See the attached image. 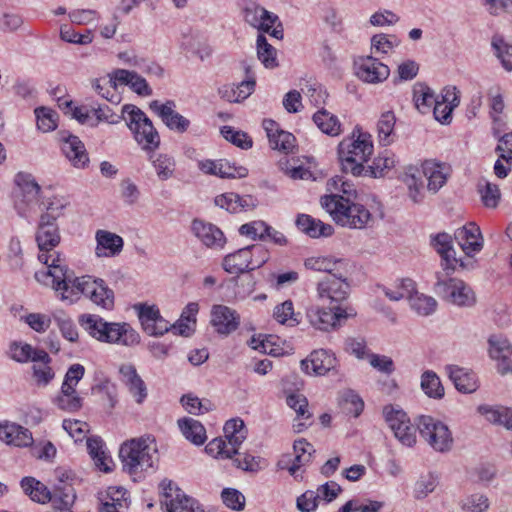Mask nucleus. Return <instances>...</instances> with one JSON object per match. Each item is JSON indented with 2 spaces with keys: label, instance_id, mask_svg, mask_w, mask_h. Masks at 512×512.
<instances>
[{
  "label": "nucleus",
  "instance_id": "40",
  "mask_svg": "<svg viewBox=\"0 0 512 512\" xmlns=\"http://www.w3.org/2000/svg\"><path fill=\"white\" fill-rule=\"evenodd\" d=\"M438 98L439 96L435 95L433 90L427 85L418 83L414 86L413 100L416 108L421 113L429 112Z\"/></svg>",
  "mask_w": 512,
  "mask_h": 512
},
{
  "label": "nucleus",
  "instance_id": "35",
  "mask_svg": "<svg viewBox=\"0 0 512 512\" xmlns=\"http://www.w3.org/2000/svg\"><path fill=\"white\" fill-rule=\"evenodd\" d=\"M69 200L64 196L53 195L45 197L41 201V205L45 212L41 215V219L56 222V220L64 215V210L69 206Z\"/></svg>",
  "mask_w": 512,
  "mask_h": 512
},
{
  "label": "nucleus",
  "instance_id": "60",
  "mask_svg": "<svg viewBox=\"0 0 512 512\" xmlns=\"http://www.w3.org/2000/svg\"><path fill=\"white\" fill-rule=\"evenodd\" d=\"M22 319L37 333L46 332L51 325V317L42 313H29Z\"/></svg>",
  "mask_w": 512,
  "mask_h": 512
},
{
  "label": "nucleus",
  "instance_id": "50",
  "mask_svg": "<svg viewBox=\"0 0 512 512\" xmlns=\"http://www.w3.org/2000/svg\"><path fill=\"white\" fill-rule=\"evenodd\" d=\"M410 304L418 314L423 316L432 314L437 307V302L433 297L419 294L416 291L411 297Z\"/></svg>",
  "mask_w": 512,
  "mask_h": 512
},
{
  "label": "nucleus",
  "instance_id": "32",
  "mask_svg": "<svg viewBox=\"0 0 512 512\" xmlns=\"http://www.w3.org/2000/svg\"><path fill=\"white\" fill-rule=\"evenodd\" d=\"M36 241L42 252L49 251L56 247L60 242V235L56 222L40 218Z\"/></svg>",
  "mask_w": 512,
  "mask_h": 512
},
{
  "label": "nucleus",
  "instance_id": "30",
  "mask_svg": "<svg viewBox=\"0 0 512 512\" xmlns=\"http://www.w3.org/2000/svg\"><path fill=\"white\" fill-rule=\"evenodd\" d=\"M0 440L9 445L27 447L33 443L32 433L16 423H0Z\"/></svg>",
  "mask_w": 512,
  "mask_h": 512
},
{
  "label": "nucleus",
  "instance_id": "52",
  "mask_svg": "<svg viewBox=\"0 0 512 512\" xmlns=\"http://www.w3.org/2000/svg\"><path fill=\"white\" fill-rule=\"evenodd\" d=\"M273 317L280 324L290 326L297 325L299 321L294 314V306L291 300H286L274 308Z\"/></svg>",
  "mask_w": 512,
  "mask_h": 512
},
{
  "label": "nucleus",
  "instance_id": "23",
  "mask_svg": "<svg viewBox=\"0 0 512 512\" xmlns=\"http://www.w3.org/2000/svg\"><path fill=\"white\" fill-rule=\"evenodd\" d=\"M454 238L467 256H472L483 247L481 231L475 223L457 229Z\"/></svg>",
  "mask_w": 512,
  "mask_h": 512
},
{
  "label": "nucleus",
  "instance_id": "63",
  "mask_svg": "<svg viewBox=\"0 0 512 512\" xmlns=\"http://www.w3.org/2000/svg\"><path fill=\"white\" fill-rule=\"evenodd\" d=\"M268 231L269 226L264 221H253L243 224L239 228L241 235L248 236L252 239L259 238L260 240H264L266 238V232Z\"/></svg>",
  "mask_w": 512,
  "mask_h": 512
},
{
  "label": "nucleus",
  "instance_id": "10",
  "mask_svg": "<svg viewBox=\"0 0 512 512\" xmlns=\"http://www.w3.org/2000/svg\"><path fill=\"white\" fill-rule=\"evenodd\" d=\"M269 253L262 245H252L228 254L223 259V268L230 274H240L264 265Z\"/></svg>",
  "mask_w": 512,
  "mask_h": 512
},
{
  "label": "nucleus",
  "instance_id": "59",
  "mask_svg": "<svg viewBox=\"0 0 512 512\" xmlns=\"http://www.w3.org/2000/svg\"><path fill=\"white\" fill-rule=\"evenodd\" d=\"M32 376L35 380L37 386L45 387L47 386L55 376V373L52 367L49 364L45 363H35L32 366Z\"/></svg>",
  "mask_w": 512,
  "mask_h": 512
},
{
  "label": "nucleus",
  "instance_id": "19",
  "mask_svg": "<svg viewBox=\"0 0 512 512\" xmlns=\"http://www.w3.org/2000/svg\"><path fill=\"white\" fill-rule=\"evenodd\" d=\"M489 342L490 357L497 361V371L501 375L512 374V345L501 336H491Z\"/></svg>",
  "mask_w": 512,
  "mask_h": 512
},
{
  "label": "nucleus",
  "instance_id": "44",
  "mask_svg": "<svg viewBox=\"0 0 512 512\" xmlns=\"http://www.w3.org/2000/svg\"><path fill=\"white\" fill-rule=\"evenodd\" d=\"M256 47L257 57L266 68L273 69L278 66L277 51L271 44L268 43L264 35H258Z\"/></svg>",
  "mask_w": 512,
  "mask_h": 512
},
{
  "label": "nucleus",
  "instance_id": "26",
  "mask_svg": "<svg viewBox=\"0 0 512 512\" xmlns=\"http://www.w3.org/2000/svg\"><path fill=\"white\" fill-rule=\"evenodd\" d=\"M420 172L428 181L427 190L433 194L438 192L447 182L448 172L445 164L434 160H425Z\"/></svg>",
  "mask_w": 512,
  "mask_h": 512
},
{
  "label": "nucleus",
  "instance_id": "33",
  "mask_svg": "<svg viewBox=\"0 0 512 512\" xmlns=\"http://www.w3.org/2000/svg\"><path fill=\"white\" fill-rule=\"evenodd\" d=\"M452 237L447 233H439L433 238V246L442 258L444 271H454L457 264L454 250L451 246Z\"/></svg>",
  "mask_w": 512,
  "mask_h": 512
},
{
  "label": "nucleus",
  "instance_id": "22",
  "mask_svg": "<svg viewBox=\"0 0 512 512\" xmlns=\"http://www.w3.org/2000/svg\"><path fill=\"white\" fill-rule=\"evenodd\" d=\"M120 381L128 389L137 404H142L147 398V387L136 367L132 364H122L119 367Z\"/></svg>",
  "mask_w": 512,
  "mask_h": 512
},
{
  "label": "nucleus",
  "instance_id": "20",
  "mask_svg": "<svg viewBox=\"0 0 512 512\" xmlns=\"http://www.w3.org/2000/svg\"><path fill=\"white\" fill-rule=\"evenodd\" d=\"M191 231L207 248L222 249L226 243L224 233L217 226L203 220L194 219Z\"/></svg>",
  "mask_w": 512,
  "mask_h": 512
},
{
  "label": "nucleus",
  "instance_id": "61",
  "mask_svg": "<svg viewBox=\"0 0 512 512\" xmlns=\"http://www.w3.org/2000/svg\"><path fill=\"white\" fill-rule=\"evenodd\" d=\"M221 497L223 503L232 510L241 511L245 507V497L237 489L225 488L221 493Z\"/></svg>",
  "mask_w": 512,
  "mask_h": 512
},
{
  "label": "nucleus",
  "instance_id": "4",
  "mask_svg": "<svg viewBox=\"0 0 512 512\" xmlns=\"http://www.w3.org/2000/svg\"><path fill=\"white\" fill-rule=\"evenodd\" d=\"M373 152L371 136L367 133L359 132L357 137L353 136L344 139L339 144V159L342 170L345 173H351L353 176H362L364 172V163H366Z\"/></svg>",
  "mask_w": 512,
  "mask_h": 512
},
{
  "label": "nucleus",
  "instance_id": "42",
  "mask_svg": "<svg viewBox=\"0 0 512 512\" xmlns=\"http://www.w3.org/2000/svg\"><path fill=\"white\" fill-rule=\"evenodd\" d=\"M313 121L325 134L337 136L341 132L339 119L325 109H321L313 115Z\"/></svg>",
  "mask_w": 512,
  "mask_h": 512
},
{
  "label": "nucleus",
  "instance_id": "34",
  "mask_svg": "<svg viewBox=\"0 0 512 512\" xmlns=\"http://www.w3.org/2000/svg\"><path fill=\"white\" fill-rule=\"evenodd\" d=\"M296 225L299 230L313 238L330 236L333 233L331 225L324 224L320 220H316L306 214H301L297 217Z\"/></svg>",
  "mask_w": 512,
  "mask_h": 512
},
{
  "label": "nucleus",
  "instance_id": "54",
  "mask_svg": "<svg viewBox=\"0 0 512 512\" xmlns=\"http://www.w3.org/2000/svg\"><path fill=\"white\" fill-rule=\"evenodd\" d=\"M460 506L467 512H485L488 510L490 502L486 495L475 493L464 498Z\"/></svg>",
  "mask_w": 512,
  "mask_h": 512
},
{
  "label": "nucleus",
  "instance_id": "9",
  "mask_svg": "<svg viewBox=\"0 0 512 512\" xmlns=\"http://www.w3.org/2000/svg\"><path fill=\"white\" fill-rule=\"evenodd\" d=\"M449 271L445 274L436 273L437 281L434 284V292L443 300L459 307H472L476 303V295L473 289L464 281L458 278L448 277Z\"/></svg>",
  "mask_w": 512,
  "mask_h": 512
},
{
  "label": "nucleus",
  "instance_id": "12",
  "mask_svg": "<svg viewBox=\"0 0 512 512\" xmlns=\"http://www.w3.org/2000/svg\"><path fill=\"white\" fill-rule=\"evenodd\" d=\"M350 272L351 270H344L342 273L326 275L321 278L315 287L317 300L331 306H340L350 293V283L348 281Z\"/></svg>",
  "mask_w": 512,
  "mask_h": 512
},
{
  "label": "nucleus",
  "instance_id": "49",
  "mask_svg": "<svg viewBox=\"0 0 512 512\" xmlns=\"http://www.w3.org/2000/svg\"><path fill=\"white\" fill-rule=\"evenodd\" d=\"M152 164L160 180H168L174 175L175 160L173 157L167 154H158L156 158L152 160Z\"/></svg>",
  "mask_w": 512,
  "mask_h": 512
},
{
  "label": "nucleus",
  "instance_id": "5",
  "mask_svg": "<svg viewBox=\"0 0 512 512\" xmlns=\"http://www.w3.org/2000/svg\"><path fill=\"white\" fill-rule=\"evenodd\" d=\"M136 309L142 328L148 335L162 336L169 330H173L175 334L187 337L194 331L196 322L183 317H180L173 325H169V322L161 316L155 305L139 304Z\"/></svg>",
  "mask_w": 512,
  "mask_h": 512
},
{
  "label": "nucleus",
  "instance_id": "57",
  "mask_svg": "<svg viewBox=\"0 0 512 512\" xmlns=\"http://www.w3.org/2000/svg\"><path fill=\"white\" fill-rule=\"evenodd\" d=\"M243 12L245 21L254 28L261 27L263 17H270L269 11L255 3L248 4Z\"/></svg>",
  "mask_w": 512,
  "mask_h": 512
},
{
  "label": "nucleus",
  "instance_id": "2",
  "mask_svg": "<svg viewBox=\"0 0 512 512\" xmlns=\"http://www.w3.org/2000/svg\"><path fill=\"white\" fill-rule=\"evenodd\" d=\"M119 457L123 469L129 474L152 468L158 462L155 440L150 436L131 439L121 445Z\"/></svg>",
  "mask_w": 512,
  "mask_h": 512
},
{
  "label": "nucleus",
  "instance_id": "15",
  "mask_svg": "<svg viewBox=\"0 0 512 512\" xmlns=\"http://www.w3.org/2000/svg\"><path fill=\"white\" fill-rule=\"evenodd\" d=\"M161 504L166 512H203L198 502L186 495L171 480H163L160 483Z\"/></svg>",
  "mask_w": 512,
  "mask_h": 512
},
{
  "label": "nucleus",
  "instance_id": "62",
  "mask_svg": "<svg viewBox=\"0 0 512 512\" xmlns=\"http://www.w3.org/2000/svg\"><path fill=\"white\" fill-rule=\"evenodd\" d=\"M181 402L185 409L191 414H201L212 409V404L209 400L203 401L192 395L183 396Z\"/></svg>",
  "mask_w": 512,
  "mask_h": 512
},
{
  "label": "nucleus",
  "instance_id": "37",
  "mask_svg": "<svg viewBox=\"0 0 512 512\" xmlns=\"http://www.w3.org/2000/svg\"><path fill=\"white\" fill-rule=\"evenodd\" d=\"M76 495L72 485L63 484L54 488L48 502H51L55 512H63L65 509L71 508Z\"/></svg>",
  "mask_w": 512,
  "mask_h": 512
},
{
  "label": "nucleus",
  "instance_id": "47",
  "mask_svg": "<svg viewBox=\"0 0 512 512\" xmlns=\"http://www.w3.org/2000/svg\"><path fill=\"white\" fill-rule=\"evenodd\" d=\"M87 449L95 462V465L102 471L108 472L110 471V467L108 463L111 461L108 456H106L103 450V443L100 438H88L87 439Z\"/></svg>",
  "mask_w": 512,
  "mask_h": 512
},
{
  "label": "nucleus",
  "instance_id": "13",
  "mask_svg": "<svg viewBox=\"0 0 512 512\" xmlns=\"http://www.w3.org/2000/svg\"><path fill=\"white\" fill-rule=\"evenodd\" d=\"M74 286L77 290L75 293V301L79 299V295L83 294L89 298L95 305L105 309L112 310L114 307V292L110 289L105 281L101 278H94L89 275L75 277Z\"/></svg>",
  "mask_w": 512,
  "mask_h": 512
},
{
  "label": "nucleus",
  "instance_id": "48",
  "mask_svg": "<svg viewBox=\"0 0 512 512\" xmlns=\"http://www.w3.org/2000/svg\"><path fill=\"white\" fill-rule=\"evenodd\" d=\"M438 485V477L433 473L421 475L413 487V496L417 500L425 499Z\"/></svg>",
  "mask_w": 512,
  "mask_h": 512
},
{
  "label": "nucleus",
  "instance_id": "46",
  "mask_svg": "<svg viewBox=\"0 0 512 512\" xmlns=\"http://www.w3.org/2000/svg\"><path fill=\"white\" fill-rule=\"evenodd\" d=\"M415 287V282L412 279L406 278L401 279L392 288L385 287L383 291L385 296L392 301H399L403 298H407L410 301L415 292Z\"/></svg>",
  "mask_w": 512,
  "mask_h": 512
},
{
  "label": "nucleus",
  "instance_id": "51",
  "mask_svg": "<svg viewBox=\"0 0 512 512\" xmlns=\"http://www.w3.org/2000/svg\"><path fill=\"white\" fill-rule=\"evenodd\" d=\"M53 319L65 339L70 342H75L78 339L77 328L69 316L64 312H57L53 314Z\"/></svg>",
  "mask_w": 512,
  "mask_h": 512
},
{
  "label": "nucleus",
  "instance_id": "31",
  "mask_svg": "<svg viewBox=\"0 0 512 512\" xmlns=\"http://www.w3.org/2000/svg\"><path fill=\"white\" fill-rule=\"evenodd\" d=\"M445 370L459 392L473 393L478 389L477 377L473 372L456 365H448Z\"/></svg>",
  "mask_w": 512,
  "mask_h": 512
},
{
  "label": "nucleus",
  "instance_id": "1",
  "mask_svg": "<svg viewBox=\"0 0 512 512\" xmlns=\"http://www.w3.org/2000/svg\"><path fill=\"white\" fill-rule=\"evenodd\" d=\"M321 205L335 223L342 227L362 229L373 222L372 214L364 205L339 194L323 196Z\"/></svg>",
  "mask_w": 512,
  "mask_h": 512
},
{
  "label": "nucleus",
  "instance_id": "3",
  "mask_svg": "<svg viewBox=\"0 0 512 512\" xmlns=\"http://www.w3.org/2000/svg\"><path fill=\"white\" fill-rule=\"evenodd\" d=\"M81 323L89 335L101 342L134 346L139 343V334L128 323L106 322L94 315H85Z\"/></svg>",
  "mask_w": 512,
  "mask_h": 512
},
{
  "label": "nucleus",
  "instance_id": "6",
  "mask_svg": "<svg viewBox=\"0 0 512 512\" xmlns=\"http://www.w3.org/2000/svg\"><path fill=\"white\" fill-rule=\"evenodd\" d=\"M123 119L134 135L135 140L144 150H155L160 144V137L152 121L137 106H123Z\"/></svg>",
  "mask_w": 512,
  "mask_h": 512
},
{
  "label": "nucleus",
  "instance_id": "45",
  "mask_svg": "<svg viewBox=\"0 0 512 512\" xmlns=\"http://www.w3.org/2000/svg\"><path fill=\"white\" fill-rule=\"evenodd\" d=\"M421 389L430 398L441 399L444 396V387L440 378L430 370L425 371L421 376Z\"/></svg>",
  "mask_w": 512,
  "mask_h": 512
},
{
  "label": "nucleus",
  "instance_id": "21",
  "mask_svg": "<svg viewBox=\"0 0 512 512\" xmlns=\"http://www.w3.org/2000/svg\"><path fill=\"white\" fill-rule=\"evenodd\" d=\"M337 364L335 355L326 349L314 350L309 357L301 361V367L307 374L325 375Z\"/></svg>",
  "mask_w": 512,
  "mask_h": 512
},
{
  "label": "nucleus",
  "instance_id": "53",
  "mask_svg": "<svg viewBox=\"0 0 512 512\" xmlns=\"http://www.w3.org/2000/svg\"><path fill=\"white\" fill-rule=\"evenodd\" d=\"M492 47L495 50L497 58L501 61L502 66L506 70L512 71V45L506 43L500 37H494Z\"/></svg>",
  "mask_w": 512,
  "mask_h": 512
},
{
  "label": "nucleus",
  "instance_id": "56",
  "mask_svg": "<svg viewBox=\"0 0 512 512\" xmlns=\"http://www.w3.org/2000/svg\"><path fill=\"white\" fill-rule=\"evenodd\" d=\"M37 118V126L43 132H49L57 127V113L52 109L46 107H39L35 109Z\"/></svg>",
  "mask_w": 512,
  "mask_h": 512
},
{
  "label": "nucleus",
  "instance_id": "7",
  "mask_svg": "<svg viewBox=\"0 0 512 512\" xmlns=\"http://www.w3.org/2000/svg\"><path fill=\"white\" fill-rule=\"evenodd\" d=\"M35 279L44 285H51L56 292H60L61 300L69 301V303L75 302L74 292L77 290L74 286V278H70L68 268L59 255L51 260L49 268L37 271Z\"/></svg>",
  "mask_w": 512,
  "mask_h": 512
},
{
  "label": "nucleus",
  "instance_id": "14",
  "mask_svg": "<svg viewBox=\"0 0 512 512\" xmlns=\"http://www.w3.org/2000/svg\"><path fill=\"white\" fill-rule=\"evenodd\" d=\"M305 315L308 323L313 328L328 332L339 328L342 321L352 314H349L346 308L339 305L324 307L312 304L307 307Z\"/></svg>",
  "mask_w": 512,
  "mask_h": 512
},
{
  "label": "nucleus",
  "instance_id": "24",
  "mask_svg": "<svg viewBox=\"0 0 512 512\" xmlns=\"http://www.w3.org/2000/svg\"><path fill=\"white\" fill-rule=\"evenodd\" d=\"M304 266L308 270L324 272L327 275L342 273L344 270H351L350 262L344 258L333 256H312L304 261Z\"/></svg>",
  "mask_w": 512,
  "mask_h": 512
},
{
  "label": "nucleus",
  "instance_id": "39",
  "mask_svg": "<svg viewBox=\"0 0 512 512\" xmlns=\"http://www.w3.org/2000/svg\"><path fill=\"white\" fill-rule=\"evenodd\" d=\"M178 425L186 439L195 445H202L206 440V430L204 426L193 418H183L178 420Z\"/></svg>",
  "mask_w": 512,
  "mask_h": 512
},
{
  "label": "nucleus",
  "instance_id": "16",
  "mask_svg": "<svg viewBox=\"0 0 512 512\" xmlns=\"http://www.w3.org/2000/svg\"><path fill=\"white\" fill-rule=\"evenodd\" d=\"M385 420L394 436L407 447L416 443V429L411 424L407 414L403 410H396L392 406H386L383 410Z\"/></svg>",
  "mask_w": 512,
  "mask_h": 512
},
{
  "label": "nucleus",
  "instance_id": "17",
  "mask_svg": "<svg viewBox=\"0 0 512 512\" xmlns=\"http://www.w3.org/2000/svg\"><path fill=\"white\" fill-rule=\"evenodd\" d=\"M149 106L170 130L178 133H184L188 130L190 121L175 111L176 104L174 101L168 100L165 103H160L158 100H154Z\"/></svg>",
  "mask_w": 512,
  "mask_h": 512
},
{
  "label": "nucleus",
  "instance_id": "38",
  "mask_svg": "<svg viewBox=\"0 0 512 512\" xmlns=\"http://www.w3.org/2000/svg\"><path fill=\"white\" fill-rule=\"evenodd\" d=\"M15 183L21 189L23 201L27 204L39 199L41 187L31 174L19 172L15 177Z\"/></svg>",
  "mask_w": 512,
  "mask_h": 512
},
{
  "label": "nucleus",
  "instance_id": "8",
  "mask_svg": "<svg viewBox=\"0 0 512 512\" xmlns=\"http://www.w3.org/2000/svg\"><path fill=\"white\" fill-rule=\"evenodd\" d=\"M224 433L226 440L215 438L206 445L207 454L215 458H232L247 437L245 424L239 418L228 420L224 425Z\"/></svg>",
  "mask_w": 512,
  "mask_h": 512
},
{
  "label": "nucleus",
  "instance_id": "41",
  "mask_svg": "<svg viewBox=\"0 0 512 512\" xmlns=\"http://www.w3.org/2000/svg\"><path fill=\"white\" fill-rule=\"evenodd\" d=\"M21 487L33 501L42 504L48 502L52 493L43 483L33 477H24L21 480Z\"/></svg>",
  "mask_w": 512,
  "mask_h": 512
},
{
  "label": "nucleus",
  "instance_id": "43",
  "mask_svg": "<svg viewBox=\"0 0 512 512\" xmlns=\"http://www.w3.org/2000/svg\"><path fill=\"white\" fill-rule=\"evenodd\" d=\"M395 165V159L393 155H390L388 151H385L373 160L372 165L365 167L363 176H371L374 178L382 177L391 170Z\"/></svg>",
  "mask_w": 512,
  "mask_h": 512
},
{
  "label": "nucleus",
  "instance_id": "27",
  "mask_svg": "<svg viewBox=\"0 0 512 512\" xmlns=\"http://www.w3.org/2000/svg\"><path fill=\"white\" fill-rule=\"evenodd\" d=\"M97 257H115L119 255L124 246L123 238L107 230H97L95 234Z\"/></svg>",
  "mask_w": 512,
  "mask_h": 512
},
{
  "label": "nucleus",
  "instance_id": "29",
  "mask_svg": "<svg viewBox=\"0 0 512 512\" xmlns=\"http://www.w3.org/2000/svg\"><path fill=\"white\" fill-rule=\"evenodd\" d=\"M62 151L75 168L83 169L89 163V156L85 145L77 136L68 135L64 137Z\"/></svg>",
  "mask_w": 512,
  "mask_h": 512
},
{
  "label": "nucleus",
  "instance_id": "55",
  "mask_svg": "<svg viewBox=\"0 0 512 512\" xmlns=\"http://www.w3.org/2000/svg\"><path fill=\"white\" fill-rule=\"evenodd\" d=\"M395 115L391 111L383 113L377 123L378 137L384 145L390 143V136L395 126Z\"/></svg>",
  "mask_w": 512,
  "mask_h": 512
},
{
  "label": "nucleus",
  "instance_id": "11",
  "mask_svg": "<svg viewBox=\"0 0 512 512\" xmlns=\"http://www.w3.org/2000/svg\"><path fill=\"white\" fill-rule=\"evenodd\" d=\"M420 436L435 451L445 453L452 449L453 436L448 426L442 421L428 415L417 418Z\"/></svg>",
  "mask_w": 512,
  "mask_h": 512
},
{
  "label": "nucleus",
  "instance_id": "25",
  "mask_svg": "<svg viewBox=\"0 0 512 512\" xmlns=\"http://www.w3.org/2000/svg\"><path fill=\"white\" fill-rule=\"evenodd\" d=\"M389 74L388 66L372 56L362 58L358 64L357 76L367 83L382 82Z\"/></svg>",
  "mask_w": 512,
  "mask_h": 512
},
{
  "label": "nucleus",
  "instance_id": "18",
  "mask_svg": "<svg viewBox=\"0 0 512 512\" xmlns=\"http://www.w3.org/2000/svg\"><path fill=\"white\" fill-rule=\"evenodd\" d=\"M210 323L219 335L228 336L239 327L240 316L228 306L214 305L211 310Z\"/></svg>",
  "mask_w": 512,
  "mask_h": 512
},
{
  "label": "nucleus",
  "instance_id": "36",
  "mask_svg": "<svg viewBox=\"0 0 512 512\" xmlns=\"http://www.w3.org/2000/svg\"><path fill=\"white\" fill-rule=\"evenodd\" d=\"M404 183L408 189L409 199L416 203H422L425 198L424 177L419 169H410L405 174Z\"/></svg>",
  "mask_w": 512,
  "mask_h": 512
},
{
  "label": "nucleus",
  "instance_id": "28",
  "mask_svg": "<svg viewBox=\"0 0 512 512\" xmlns=\"http://www.w3.org/2000/svg\"><path fill=\"white\" fill-rule=\"evenodd\" d=\"M262 125L272 149L288 153L294 148L295 137L291 133L281 130L274 120L265 119Z\"/></svg>",
  "mask_w": 512,
  "mask_h": 512
},
{
  "label": "nucleus",
  "instance_id": "64",
  "mask_svg": "<svg viewBox=\"0 0 512 512\" xmlns=\"http://www.w3.org/2000/svg\"><path fill=\"white\" fill-rule=\"evenodd\" d=\"M54 402L59 409L66 412H76L83 405V399L80 395L59 394Z\"/></svg>",
  "mask_w": 512,
  "mask_h": 512
},
{
  "label": "nucleus",
  "instance_id": "58",
  "mask_svg": "<svg viewBox=\"0 0 512 512\" xmlns=\"http://www.w3.org/2000/svg\"><path fill=\"white\" fill-rule=\"evenodd\" d=\"M223 137L231 142L232 144L242 149H248L252 147V140L250 137L242 132L236 131L231 126H223L221 129Z\"/></svg>",
  "mask_w": 512,
  "mask_h": 512
}]
</instances>
